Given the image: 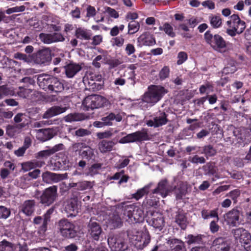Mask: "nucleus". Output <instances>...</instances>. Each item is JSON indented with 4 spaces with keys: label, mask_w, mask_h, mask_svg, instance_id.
Returning a JSON list of instances; mask_svg holds the SVG:
<instances>
[{
    "label": "nucleus",
    "mask_w": 251,
    "mask_h": 251,
    "mask_svg": "<svg viewBox=\"0 0 251 251\" xmlns=\"http://www.w3.org/2000/svg\"><path fill=\"white\" fill-rule=\"evenodd\" d=\"M129 241L137 249L142 250L147 247L151 240L150 235L147 233L138 231L136 229L128 231Z\"/></svg>",
    "instance_id": "f257e3e1"
},
{
    "label": "nucleus",
    "mask_w": 251,
    "mask_h": 251,
    "mask_svg": "<svg viewBox=\"0 0 251 251\" xmlns=\"http://www.w3.org/2000/svg\"><path fill=\"white\" fill-rule=\"evenodd\" d=\"M168 91L160 85H151L149 87L148 91L143 97V100L148 103L154 104L159 101Z\"/></svg>",
    "instance_id": "f03ea898"
},
{
    "label": "nucleus",
    "mask_w": 251,
    "mask_h": 251,
    "mask_svg": "<svg viewBox=\"0 0 251 251\" xmlns=\"http://www.w3.org/2000/svg\"><path fill=\"white\" fill-rule=\"evenodd\" d=\"M204 39L207 44L214 50L220 52L226 51L227 43L224 39L219 34L213 35L210 30L207 31L204 34Z\"/></svg>",
    "instance_id": "7ed1b4c3"
},
{
    "label": "nucleus",
    "mask_w": 251,
    "mask_h": 251,
    "mask_svg": "<svg viewBox=\"0 0 251 251\" xmlns=\"http://www.w3.org/2000/svg\"><path fill=\"white\" fill-rule=\"evenodd\" d=\"M205 236L203 234H188L185 237L186 243L188 245H201L193 247L191 251H211L208 248L204 246Z\"/></svg>",
    "instance_id": "20e7f679"
},
{
    "label": "nucleus",
    "mask_w": 251,
    "mask_h": 251,
    "mask_svg": "<svg viewBox=\"0 0 251 251\" xmlns=\"http://www.w3.org/2000/svg\"><path fill=\"white\" fill-rule=\"evenodd\" d=\"M126 222L130 224H134L142 222L144 217L143 210L135 205H126Z\"/></svg>",
    "instance_id": "39448f33"
},
{
    "label": "nucleus",
    "mask_w": 251,
    "mask_h": 251,
    "mask_svg": "<svg viewBox=\"0 0 251 251\" xmlns=\"http://www.w3.org/2000/svg\"><path fill=\"white\" fill-rule=\"evenodd\" d=\"M57 196V186L49 187L43 191L40 197V202L46 206H49L54 202Z\"/></svg>",
    "instance_id": "423d86ee"
},
{
    "label": "nucleus",
    "mask_w": 251,
    "mask_h": 251,
    "mask_svg": "<svg viewBox=\"0 0 251 251\" xmlns=\"http://www.w3.org/2000/svg\"><path fill=\"white\" fill-rule=\"evenodd\" d=\"M59 228L61 234L64 237L72 238L76 235L75 226L67 220H62L59 223Z\"/></svg>",
    "instance_id": "0eeeda50"
},
{
    "label": "nucleus",
    "mask_w": 251,
    "mask_h": 251,
    "mask_svg": "<svg viewBox=\"0 0 251 251\" xmlns=\"http://www.w3.org/2000/svg\"><path fill=\"white\" fill-rule=\"evenodd\" d=\"M147 221L154 228L161 230L164 225V220L162 214L158 212L151 211L148 213Z\"/></svg>",
    "instance_id": "6e6552de"
},
{
    "label": "nucleus",
    "mask_w": 251,
    "mask_h": 251,
    "mask_svg": "<svg viewBox=\"0 0 251 251\" xmlns=\"http://www.w3.org/2000/svg\"><path fill=\"white\" fill-rule=\"evenodd\" d=\"M35 63L38 64H45L51 60V50L45 48L36 52L33 57Z\"/></svg>",
    "instance_id": "1a4fd4ad"
},
{
    "label": "nucleus",
    "mask_w": 251,
    "mask_h": 251,
    "mask_svg": "<svg viewBox=\"0 0 251 251\" xmlns=\"http://www.w3.org/2000/svg\"><path fill=\"white\" fill-rule=\"evenodd\" d=\"M241 213L240 208H233L224 215V217L228 225L235 226L239 220V216Z\"/></svg>",
    "instance_id": "9d476101"
},
{
    "label": "nucleus",
    "mask_w": 251,
    "mask_h": 251,
    "mask_svg": "<svg viewBox=\"0 0 251 251\" xmlns=\"http://www.w3.org/2000/svg\"><path fill=\"white\" fill-rule=\"evenodd\" d=\"M212 246L215 251H230V244L227 239L219 237L215 238L212 243Z\"/></svg>",
    "instance_id": "9b49d317"
},
{
    "label": "nucleus",
    "mask_w": 251,
    "mask_h": 251,
    "mask_svg": "<svg viewBox=\"0 0 251 251\" xmlns=\"http://www.w3.org/2000/svg\"><path fill=\"white\" fill-rule=\"evenodd\" d=\"M231 232L235 239L238 240L242 244L251 239V234L243 228L232 229Z\"/></svg>",
    "instance_id": "f8f14e48"
},
{
    "label": "nucleus",
    "mask_w": 251,
    "mask_h": 251,
    "mask_svg": "<svg viewBox=\"0 0 251 251\" xmlns=\"http://www.w3.org/2000/svg\"><path fill=\"white\" fill-rule=\"evenodd\" d=\"M88 232L95 240L98 241L102 232L100 225L96 221L91 220L88 225Z\"/></svg>",
    "instance_id": "ddd939ff"
},
{
    "label": "nucleus",
    "mask_w": 251,
    "mask_h": 251,
    "mask_svg": "<svg viewBox=\"0 0 251 251\" xmlns=\"http://www.w3.org/2000/svg\"><path fill=\"white\" fill-rule=\"evenodd\" d=\"M78 201L76 196L67 201L65 205V210L68 217H75L78 212Z\"/></svg>",
    "instance_id": "4468645a"
},
{
    "label": "nucleus",
    "mask_w": 251,
    "mask_h": 251,
    "mask_svg": "<svg viewBox=\"0 0 251 251\" xmlns=\"http://www.w3.org/2000/svg\"><path fill=\"white\" fill-rule=\"evenodd\" d=\"M108 244L113 251H124V241L120 237L110 236L107 240Z\"/></svg>",
    "instance_id": "2eb2a0df"
},
{
    "label": "nucleus",
    "mask_w": 251,
    "mask_h": 251,
    "mask_svg": "<svg viewBox=\"0 0 251 251\" xmlns=\"http://www.w3.org/2000/svg\"><path fill=\"white\" fill-rule=\"evenodd\" d=\"M139 46H151L155 44L156 41L153 35L149 32H145L141 34L138 38Z\"/></svg>",
    "instance_id": "dca6fc26"
},
{
    "label": "nucleus",
    "mask_w": 251,
    "mask_h": 251,
    "mask_svg": "<svg viewBox=\"0 0 251 251\" xmlns=\"http://www.w3.org/2000/svg\"><path fill=\"white\" fill-rule=\"evenodd\" d=\"M190 189L191 186L187 182L180 181L175 187V193L176 200L182 199Z\"/></svg>",
    "instance_id": "f3484780"
},
{
    "label": "nucleus",
    "mask_w": 251,
    "mask_h": 251,
    "mask_svg": "<svg viewBox=\"0 0 251 251\" xmlns=\"http://www.w3.org/2000/svg\"><path fill=\"white\" fill-rule=\"evenodd\" d=\"M171 251H186V248L184 242L176 238H170L167 241Z\"/></svg>",
    "instance_id": "a211bd4d"
},
{
    "label": "nucleus",
    "mask_w": 251,
    "mask_h": 251,
    "mask_svg": "<svg viewBox=\"0 0 251 251\" xmlns=\"http://www.w3.org/2000/svg\"><path fill=\"white\" fill-rule=\"evenodd\" d=\"M149 139V136L146 131H137L126 135V143L136 141H142Z\"/></svg>",
    "instance_id": "6ab92c4d"
},
{
    "label": "nucleus",
    "mask_w": 251,
    "mask_h": 251,
    "mask_svg": "<svg viewBox=\"0 0 251 251\" xmlns=\"http://www.w3.org/2000/svg\"><path fill=\"white\" fill-rule=\"evenodd\" d=\"M65 73L67 77H74L81 69L80 65L76 63H70L64 67Z\"/></svg>",
    "instance_id": "aec40b11"
},
{
    "label": "nucleus",
    "mask_w": 251,
    "mask_h": 251,
    "mask_svg": "<svg viewBox=\"0 0 251 251\" xmlns=\"http://www.w3.org/2000/svg\"><path fill=\"white\" fill-rule=\"evenodd\" d=\"M67 107L60 106H53L49 108L43 114V118L49 119L54 116H57L67 110Z\"/></svg>",
    "instance_id": "412c9836"
},
{
    "label": "nucleus",
    "mask_w": 251,
    "mask_h": 251,
    "mask_svg": "<svg viewBox=\"0 0 251 251\" xmlns=\"http://www.w3.org/2000/svg\"><path fill=\"white\" fill-rule=\"evenodd\" d=\"M54 134V131L50 128L39 129L37 132L36 138L41 142H45L51 139Z\"/></svg>",
    "instance_id": "4be33fe9"
},
{
    "label": "nucleus",
    "mask_w": 251,
    "mask_h": 251,
    "mask_svg": "<svg viewBox=\"0 0 251 251\" xmlns=\"http://www.w3.org/2000/svg\"><path fill=\"white\" fill-rule=\"evenodd\" d=\"M53 77L46 74L40 75L37 78L39 87L46 91H48L51 79Z\"/></svg>",
    "instance_id": "5701e85b"
},
{
    "label": "nucleus",
    "mask_w": 251,
    "mask_h": 251,
    "mask_svg": "<svg viewBox=\"0 0 251 251\" xmlns=\"http://www.w3.org/2000/svg\"><path fill=\"white\" fill-rule=\"evenodd\" d=\"M64 84L57 78L53 77L51 79L48 92L58 93L64 90Z\"/></svg>",
    "instance_id": "b1692460"
},
{
    "label": "nucleus",
    "mask_w": 251,
    "mask_h": 251,
    "mask_svg": "<svg viewBox=\"0 0 251 251\" xmlns=\"http://www.w3.org/2000/svg\"><path fill=\"white\" fill-rule=\"evenodd\" d=\"M35 205L34 200L25 201L21 206V210L25 215H31L35 210Z\"/></svg>",
    "instance_id": "393cba45"
},
{
    "label": "nucleus",
    "mask_w": 251,
    "mask_h": 251,
    "mask_svg": "<svg viewBox=\"0 0 251 251\" xmlns=\"http://www.w3.org/2000/svg\"><path fill=\"white\" fill-rule=\"evenodd\" d=\"M175 219V222L182 229L184 230L186 229L187 227V218L182 210H178L176 212Z\"/></svg>",
    "instance_id": "a878e982"
},
{
    "label": "nucleus",
    "mask_w": 251,
    "mask_h": 251,
    "mask_svg": "<svg viewBox=\"0 0 251 251\" xmlns=\"http://www.w3.org/2000/svg\"><path fill=\"white\" fill-rule=\"evenodd\" d=\"M25 126V124L21 123L17 125H8L6 127L7 135L13 137L21 132L22 129Z\"/></svg>",
    "instance_id": "bb28decb"
},
{
    "label": "nucleus",
    "mask_w": 251,
    "mask_h": 251,
    "mask_svg": "<svg viewBox=\"0 0 251 251\" xmlns=\"http://www.w3.org/2000/svg\"><path fill=\"white\" fill-rule=\"evenodd\" d=\"M92 35L91 31L84 27H78L76 29L75 31L76 37L81 40H90Z\"/></svg>",
    "instance_id": "cd10ccee"
},
{
    "label": "nucleus",
    "mask_w": 251,
    "mask_h": 251,
    "mask_svg": "<svg viewBox=\"0 0 251 251\" xmlns=\"http://www.w3.org/2000/svg\"><path fill=\"white\" fill-rule=\"evenodd\" d=\"M169 189L167 187V181L164 180L160 181L157 187L152 191L153 194H159L162 197L164 198L168 195Z\"/></svg>",
    "instance_id": "c85d7f7f"
},
{
    "label": "nucleus",
    "mask_w": 251,
    "mask_h": 251,
    "mask_svg": "<svg viewBox=\"0 0 251 251\" xmlns=\"http://www.w3.org/2000/svg\"><path fill=\"white\" fill-rule=\"evenodd\" d=\"M114 143L112 141L102 140L98 145L99 149L102 153H105L112 150Z\"/></svg>",
    "instance_id": "c756f323"
},
{
    "label": "nucleus",
    "mask_w": 251,
    "mask_h": 251,
    "mask_svg": "<svg viewBox=\"0 0 251 251\" xmlns=\"http://www.w3.org/2000/svg\"><path fill=\"white\" fill-rule=\"evenodd\" d=\"M94 95H92L86 97L82 102V107L84 110L96 109L95 105Z\"/></svg>",
    "instance_id": "7c9ffc66"
},
{
    "label": "nucleus",
    "mask_w": 251,
    "mask_h": 251,
    "mask_svg": "<svg viewBox=\"0 0 251 251\" xmlns=\"http://www.w3.org/2000/svg\"><path fill=\"white\" fill-rule=\"evenodd\" d=\"M85 116L82 114L71 113L64 117V120L66 122H73L83 120Z\"/></svg>",
    "instance_id": "2f4dec72"
},
{
    "label": "nucleus",
    "mask_w": 251,
    "mask_h": 251,
    "mask_svg": "<svg viewBox=\"0 0 251 251\" xmlns=\"http://www.w3.org/2000/svg\"><path fill=\"white\" fill-rule=\"evenodd\" d=\"M152 183H150L146 186H145L143 188L139 189L137 190L136 193L132 195V197L136 199V200H138L141 198H142L145 195H147L149 192V190L151 186Z\"/></svg>",
    "instance_id": "473e14b6"
},
{
    "label": "nucleus",
    "mask_w": 251,
    "mask_h": 251,
    "mask_svg": "<svg viewBox=\"0 0 251 251\" xmlns=\"http://www.w3.org/2000/svg\"><path fill=\"white\" fill-rule=\"evenodd\" d=\"M68 131L69 133H71L72 135L78 137H82L90 134V132L88 130L84 128H79L75 130V128L69 127Z\"/></svg>",
    "instance_id": "72a5a7b5"
},
{
    "label": "nucleus",
    "mask_w": 251,
    "mask_h": 251,
    "mask_svg": "<svg viewBox=\"0 0 251 251\" xmlns=\"http://www.w3.org/2000/svg\"><path fill=\"white\" fill-rule=\"evenodd\" d=\"M54 209L51 208L49 209L44 215V224L40 227L39 232L40 234H43L47 230V225L49 221L50 215L53 213Z\"/></svg>",
    "instance_id": "f704fd0d"
},
{
    "label": "nucleus",
    "mask_w": 251,
    "mask_h": 251,
    "mask_svg": "<svg viewBox=\"0 0 251 251\" xmlns=\"http://www.w3.org/2000/svg\"><path fill=\"white\" fill-rule=\"evenodd\" d=\"M154 122H155V126L159 127L167 124L168 121L167 119V114L165 112L160 114L159 116H156L154 118Z\"/></svg>",
    "instance_id": "c9c22d12"
},
{
    "label": "nucleus",
    "mask_w": 251,
    "mask_h": 251,
    "mask_svg": "<svg viewBox=\"0 0 251 251\" xmlns=\"http://www.w3.org/2000/svg\"><path fill=\"white\" fill-rule=\"evenodd\" d=\"M109 226L111 228L120 227L122 225L120 217L118 215H114L109 220Z\"/></svg>",
    "instance_id": "e433bc0d"
},
{
    "label": "nucleus",
    "mask_w": 251,
    "mask_h": 251,
    "mask_svg": "<svg viewBox=\"0 0 251 251\" xmlns=\"http://www.w3.org/2000/svg\"><path fill=\"white\" fill-rule=\"evenodd\" d=\"M94 95V99H95V105L96 108H99L106 105L108 103V100L104 97L97 95Z\"/></svg>",
    "instance_id": "4c0bfd02"
},
{
    "label": "nucleus",
    "mask_w": 251,
    "mask_h": 251,
    "mask_svg": "<svg viewBox=\"0 0 251 251\" xmlns=\"http://www.w3.org/2000/svg\"><path fill=\"white\" fill-rule=\"evenodd\" d=\"M140 28L139 23L136 21H130L128 24V32L129 34H133L136 33Z\"/></svg>",
    "instance_id": "58836bf2"
},
{
    "label": "nucleus",
    "mask_w": 251,
    "mask_h": 251,
    "mask_svg": "<svg viewBox=\"0 0 251 251\" xmlns=\"http://www.w3.org/2000/svg\"><path fill=\"white\" fill-rule=\"evenodd\" d=\"M94 182L90 181H82L77 182L78 190L84 191L91 189L94 186Z\"/></svg>",
    "instance_id": "ea45409f"
},
{
    "label": "nucleus",
    "mask_w": 251,
    "mask_h": 251,
    "mask_svg": "<svg viewBox=\"0 0 251 251\" xmlns=\"http://www.w3.org/2000/svg\"><path fill=\"white\" fill-rule=\"evenodd\" d=\"M160 30H163L165 33L171 37H174L176 36L175 33L173 31V27L168 23H165L163 26H160L159 27Z\"/></svg>",
    "instance_id": "a19ab883"
},
{
    "label": "nucleus",
    "mask_w": 251,
    "mask_h": 251,
    "mask_svg": "<svg viewBox=\"0 0 251 251\" xmlns=\"http://www.w3.org/2000/svg\"><path fill=\"white\" fill-rule=\"evenodd\" d=\"M202 153H204L206 157H211L214 156L216 153V150L214 147L211 145H208L205 146L203 147Z\"/></svg>",
    "instance_id": "79ce46f5"
},
{
    "label": "nucleus",
    "mask_w": 251,
    "mask_h": 251,
    "mask_svg": "<svg viewBox=\"0 0 251 251\" xmlns=\"http://www.w3.org/2000/svg\"><path fill=\"white\" fill-rule=\"evenodd\" d=\"M83 158L91 159L94 155V150L89 147L85 146L84 149L80 153Z\"/></svg>",
    "instance_id": "37998d69"
},
{
    "label": "nucleus",
    "mask_w": 251,
    "mask_h": 251,
    "mask_svg": "<svg viewBox=\"0 0 251 251\" xmlns=\"http://www.w3.org/2000/svg\"><path fill=\"white\" fill-rule=\"evenodd\" d=\"M232 28H234L237 30L238 34H241L243 32L246 28L245 22L241 19L238 20L232 24Z\"/></svg>",
    "instance_id": "c03bdc74"
},
{
    "label": "nucleus",
    "mask_w": 251,
    "mask_h": 251,
    "mask_svg": "<svg viewBox=\"0 0 251 251\" xmlns=\"http://www.w3.org/2000/svg\"><path fill=\"white\" fill-rule=\"evenodd\" d=\"M14 92L13 90L3 85L0 86V99H2L5 96H13Z\"/></svg>",
    "instance_id": "a18cd8bd"
},
{
    "label": "nucleus",
    "mask_w": 251,
    "mask_h": 251,
    "mask_svg": "<svg viewBox=\"0 0 251 251\" xmlns=\"http://www.w3.org/2000/svg\"><path fill=\"white\" fill-rule=\"evenodd\" d=\"M13 249V245L10 242L5 240L0 242V251H11Z\"/></svg>",
    "instance_id": "49530a36"
},
{
    "label": "nucleus",
    "mask_w": 251,
    "mask_h": 251,
    "mask_svg": "<svg viewBox=\"0 0 251 251\" xmlns=\"http://www.w3.org/2000/svg\"><path fill=\"white\" fill-rule=\"evenodd\" d=\"M210 24L214 28H218L222 25V19L220 17L214 16L210 17Z\"/></svg>",
    "instance_id": "de8ad7c7"
},
{
    "label": "nucleus",
    "mask_w": 251,
    "mask_h": 251,
    "mask_svg": "<svg viewBox=\"0 0 251 251\" xmlns=\"http://www.w3.org/2000/svg\"><path fill=\"white\" fill-rule=\"evenodd\" d=\"M27 116L25 114L19 113L14 117V120L15 123H19L21 122L25 125L26 122L27 121Z\"/></svg>",
    "instance_id": "09e8293b"
},
{
    "label": "nucleus",
    "mask_w": 251,
    "mask_h": 251,
    "mask_svg": "<svg viewBox=\"0 0 251 251\" xmlns=\"http://www.w3.org/2000/svg\"><path fill=\"white\" fill-rule=\"evenodd\" d=\"M11 214L9 209L4 206H0V219H6Z\"/></svg>",
    "instance_id": "8fccbe9b"
},
{
    "label": "nucleus",
    "mask_w": 251,
    "mask_h": 251,
    "mask_svg": "<svg viewBox=\"0 0 251 251\" xmlns=\"http://www.w3.org/2000/svg\"><path fill=\"white\" fill-rule=\"evenodd\" d=\"M40 40L45 44H50L52 43L51 33H42L39 35Z\"/></svg>",
    "instance_id": "3c124183"
},
{
    "label": "nucleus",
    "mask_w": 251,
    "mask_h": 251,
    "mask_svg": "<svg viewBox=\"0 0 251 251\" xmlns=\"http://www.w3.org/2000/svg\"><path fill=\"white\" fill-rule=\"evenodd\" d=\"M30 89H27L24 87H20L19 91L17 92L18 95L23 98H26L31 93Z\"/></svg>",
    "instance_id": "603ef678"
},
{
    "label": "nucleus",
    "mask_w": 251,
    "mask_h": 251,
    "mask_svg": "<svg viewBox=\"0 0 251 251\" xmlns=\"http://www.w3.org/2000/svg\"><path fill=\"white\" fill-rule=\"evenodd\" d=\"M115 114L111 113L108 115L101 118V121L103 122L105 126H111L112 121L114 120Z\"/></svg>",
    "instance_id": "864d4df0"
},
{
    "label": "nucleus",
    "mask_w": 251,
    "mask_h": 251,
    "mask_svg": "<svg viewBox=\"0 0 251 251\" xmlns=\"http://www.w3.org/2000/svg\"><path fill=\"white\" fill-rule=\"evenodd\" d=\"M51 175L52 182H58L67 177V175L66 174H58L51 173Z\"/></svg>",
    "instance_id": "5fc2aeb1"
},
{
    "label": "nucleus",
    "mask_w": 251,
    "mask_h": 251,
    "mask_svg": "<svg viewBox=\"0 0 251 251\" xmlns=\"http://www.w3.org/2000/svg\"><path fill=\"white\" fill-rule=\"evenodd\" d=\"M156 205V201L150 198H146L142 203V207L144 208H149Z\"/></svg>",
    "instance_id": "6e6d98bb"
},
{
    "label": "nucleus",
    "mask_w": 251,
    "mask_h": 251,
    "mask_svg": "<svg viewBox=\"0 0 251 251\" xmlns=\"http://www.w3.org/2000/svg\"><path fill=\"white\" fill-rule=\"evenodd\" d=\"M101 165L100 164L96 163L93 165L90 168L89 174L90 176L95 175L99 173V171L101 168Z\"/></svg>",
    "instance_id": "4d7b16f0"
},
{
    "label": "nucleus",
    "mask_w": 251,
    "mask_h": 251,
    "mask_svg": "<svg viewBox=\"0 0 251 251\" xmlns=\"http://www.w3.org/2000/svg\"><path fill=\"white\" fill-rule=\"evenodd\" d=\"M189 160L194 164H203L205 162V159L203 157H200L198 155H195L193 157H189Z\"/></svg>",
    "instance_id": "13d9d810"
},
{
    "label": "nucleus",
    "mask_w": 251,
    "mask_h": 251,
    "mask_svg": "<svg viewBox=\"0 0 251 251\" xmlns=\"http://www.w3.org/2000/svg\"><path fill=\"white\" fill-rule=\"evenodd\" d=\"M138 17V14L135 11H126V22L130 21H135Z\"/></svg>",
    "instance_id": "bf43d9fd"
},
{
    "label": "nucleus",
    "mask_w": 251,
    "mask_h": 251,
    "mask_svg": "<svg viewBox=\"0 0 251 251\" xmlns=\"http://www.w3.org/2000/svg\"><path fill=\"white\" fill-rule=\"evenodd\" d=\"M124 27L125 25H121L119 27L118 26H115L111 28L110 34L112 36H115L119 34L120 31H123Z\"/></svg>",
    "instance_id": "052dcab7"
},
{
    "label": "nucleus",
    "mask_w": 251,
    "mask_h": 251,
    "mask_svg": "<svg viewBox=\"0 0 251 251\" xmlns=\"http://www.w3.org/2000/svg\"><path fill=\"white\" fill-rule=\"evenodd\" d=\"M51 34L52 43L61 42L65 40L64 36L60 33L54 32Z\"/></svg>",
    "instance_id": "680f3d73"
},
{
    "label": "nucleus",
    "mask_w": 251,
    "mask_h": 251,
    "mask_svg": "<svg viewBox=\"0 0 251 251\" xmlns=\"http://www.w3.org/2000/svg\"><path fill=\"white\" fill-rule=\"evenodd\" d=\"M169 69L168 67H164L159 72V77L161 79H164L169 76Z\"/></svg>",
    "instance_id": "e2e57ef3"
},
{
    "label": "nucleus",
    "mask_w": 251,
    "mask_h": 251,
    "mask_svg": "<svg viewBox=\"0 0 251 251\" xmlns=\"http://www.w3.org/2000/svg\"><path fill=\"white\" fill-rule=\"evenodd\" d=\"M125 39L123 36H118L115 38H114L112 40V42L113 43V45L117 46V47H120L124 43Z\"/></svg>",
    "instance_id": "0e129e2a"
},
{
    "label": "nucleus",
    "mask_w": 251,
    "mask_h": 251,
    "mask_svg": "<svg viewBox=\"0 0 251 251\" xmlns=\"http://www.w3.org/2000/svg\"><path fill=\"white\" fill-rule=\"evenodd\" d=\"M113 133L111 130H107L102 132H98L97 134V136L100 139L104 138H108L112 135Z\"/></svg>",
    "instance_id": "69168bd1"
},
{
    "label": "nucleus",
    "mask_w": 251,
    "mask_h": 251,
    "mask_svg": "<svg viewBox=\"0 0 251 251\" xmlns=\"http://www.w3.org/2000/svg\"><path fill=\"white\" fill-rule=\"evenodd\" d=\"M35 168L33 161H29L22 164V169L25 172H27L30 170Z\"/></svg>",
    "instance_id": "338daca9"
},
{
    "label": "nucleus",
    "mask_w": 251,
    "mask_h": 251,
    "mask_svg": "<svg viewBox=\"0 0 251 251\" xmlns=\"http://www.w3.org/2000/svg\"><path fill=\"white\" fill-rule=\"evenodd\" d=\"M177 57L178 59L177 61V64L181 65L187 59V54L185 52L181 51L178 53Z\"/></svg>",
    "instance_id": "774afa93"
}]
</instances>
